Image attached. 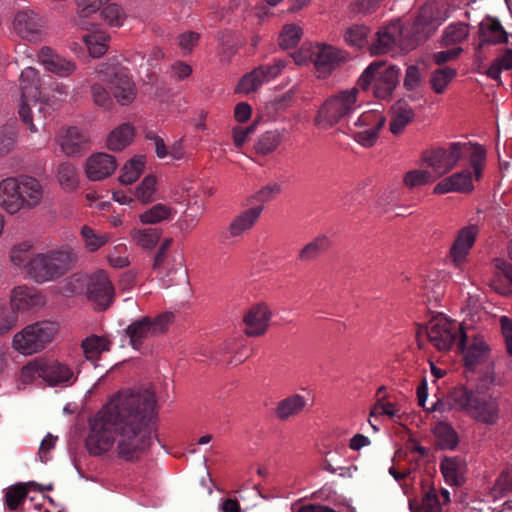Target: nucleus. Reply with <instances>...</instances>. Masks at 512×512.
I'll list each match as a JSON object with an SVG mask.
<instances>
[{"label":"nucleus","instance_id":"nucleus-4","mask_svg":"<svg viewBox=\"0 0 512 512\" xmlns=\"http://www.w3.org/2000/svg\"><path fill=\"white\" fill-rule=\"evenodd\" d=\"M21 90V103L19 116L31 132H37V125L45 126L46 114L49 106L41 100V79L39 72L33 67L22 70L19 78Z\"/></svg>","mask_w":512,"mask_h":512},{"label":"nucleus","instance_id":"nucleus-18","mask_svg":"<svg viewBox=\"0 0 512 512\" xmlns=\"http://www.w3.org/2000/svg\"><path fill=\"white\" fill-rule=\"evenodd\" d=\"M42 26V19L34 10L28 7L19 9L14 16V31L23 39H36Z\"/></svg>","mask_w":512,"mask_h":512},{"label":"nucleus","instance_id":"nucleus-24","mask_svg":"<svg viewBox=\"0 0 512 512\" xmlns=\"http://www.w3.org/2000/svg\"><path fill=\"white\" fill-rule=\"evenodd\" d=\"M494 274L490 287L503 296L512 295V264L502 258L493 260Z\"/></svg>","mask_w":512,"mask_h":512},{"label":"nucleus","instance_id":"nucleus-55","mask_svg":"<svg viewBox=\"0 0 512 512\" xmlns=\"http://www.w3.org/2000/svg\"><path fill=\"white\" fill-rule=\"evenodd\" d=\"M101 15L109 26L116 28L122 26L125 19V13L122 8L115 3L107 5L102 10Z\"/></svg>","mask_w":512,"mask_h":512},{"label":"nucleus","instance_id":"nucleus-58","mask_svg":"<svg viewBox=\"0 0 512 512\" xmlns=\"http://www.w3.org/2000/svg\"><path fill=\"white\" fill-rule=\"evenodd\" d=\"M432 181V174L427 170H411L404 176V184L409 188L420 187Z\"/></svg>","mask_w":512,"mask_h":512},{"label":"nucleus","instance_id":"nucleus-25","mask_svg":"<svg viewBox=\"0 0 512 512\" xmlns=\"http://www.w3.org/2000/svg\"><path fill=\"white\" fill-rule=\"evenodd\" d=\"M44 378L43 380L51 386L55 385H72L76 376L72 369L59 361H44Z\"/></svg>","mask_w":512,"mask_h":512},{"label":"nucleus","instance_id":"nucleus-53","mask_svg":"<svg viewBox=\"0 0 512 512\" xmlns=\"http://www.w3.org/2000/svg\"><path fill=\"white\" fill-rule=\"evenodd\" d=\"M18 315L9 305L0 301V335L8 333L17 323Z\"/></svg>","mask_w":512,"mask_h":512},{"label":"nucleus","instance_id":"nucleus-2","mask_svg":"<svg viewBox=\"0 0 512 512\" xmlns=\"http://www.w3.org/2000/svg\"><path fill=\"white\" fill-rule=\"evenodd\" d=\"M467 157L476 179H480L486 152L481 145L472 142H451L448 148H432L423 152L422 160L438 178L449 173L460 160Z\"/></svg>","mask_w":512,"mask_h":512},{"label":"nucleus","instance_id":"nucleus-61","mask_svg":"<svg viewBox=\"0 0 512 512\" xmlns=\"http://www.w3.org/2000/svg\"><path fill=\"white\" fill-rule=\"evenodd\" d=\"M281 193V186L276 182H270L258 190L254 195L253 199L260 203H266L273 200L277 195Z\"/></svg>","mask_w":512,"mask_h":512},{"label":"nucleus","instance_id":"nucleus-35","mask_svg":"<svg viewBox=\"0 0 512 512\" xmlns=\"http://www.w3.org/2000/svg\"><path fill=\"white\" fill-rule=\"evenodd\" d=\"M464 352L466 366L474 370L478 365L484 363L488 359L489 348L481 339H475Z\"/></svg>","mask_w":512,"mask_h":512},{"label":"nucleus","instance_id":"nucleus-17","mask_svg":"<svg viewBox=\"0 0 512 512\" xmlns=\"http://www.w3.org/2000/svg\"><path fill=\"white\" fill-rule=\"evenodd\" d=\"M384 122L385 118L378 111H368L361 114L355 124L366 128L354 135V140L364 147L374 145Z\"/></svg>","mask_w":512,"mask_h":512},{"label":"nucleus","instance_id":"nucleus-21","mask_svg":"<svg viewBox=\"0 0 512 512\" xmlns=\"http://www.w3.org/2000/svg\"><path fill=\"white\" fill-rule=\"evenodd\" d=\"M389 116L390 131L398 135L413 121L415 111L407 98H400L391 106Z\"/></svg>","mask_w":512,"mask_h":512},{"label":"nucleus","instance_id":"nucleus-23","mask_svg":"<svg viewBox=\"0 0 512 512\" xmlns=\"http://www.w3.org/2000/svg\"><path fill=\"white\" fill-rule=\"evenodd\" d=\"M116 159L106 153H97L86 161V174L92 181H99L110 176L116 169Z\"/></svg>","mask_w":512,"mask_h":512},{"label":"nucleus","instance_id":"nucleus-14","mask_svg":"<svg viewBox=\"0 0 512 512\" xmlns=\"http://www.w3.org/2000/svg\"><path fill=\"white\" fill-rule=\"evenodd\" d=\"M173 319L174 315L172 312H164L153 320L149 317H144L141 320L132 322L126 328L130 345L134 349L139 350L148 337L163 333Z\"/></svg>","mask_w":512,"mask_h":512},{"label":"nucleus","instance_id":"nucleus-9","mask_svg":"<svg viewBox=\"0 0 512 512\" xmlns=\"http://www.w3.org/2000/svg\"><path fill=\"white\" fill-rule=\"evenodd\" d=\"M57 331L58 325L55 322H36L14 335L13 347L22 354L36 353L53 340Z\"/></svg>","mask_w":512,"mask_h":512},{"label":"nucleus","instance_id":"nucleus-13","mask_svg":"<svg viewBox=\"0 0 512 512\" xmlns=\"http://www.w3.org/2000/svg\"><path fill=\"white\" fill-rule=\"evenodd\" d=\"M352 109V91H342L327 99L319 108L314 124L327 130L349 116Z\"/></svg>","mask_w":512,"mask_h":512},{"label":"nucleus","instance_id":"nucleus-11","mask_svg":"<svg viewBox=\"0 0 512 512\" xmlns=\"http://www.w3.org/2000/svg\"><path fill=\"white\" fill-rule=\"evenodd\" d=\"M448 0H427L420 8L414 22V32L418 39L432 35L454 12Z\"/></svg>","mask_w":512,"mask_h":512},{"label":"nucleus","instance_id":"nucleus-5","mask_svg":"<svg viewBox=\"0 0 512 512\" xmlns=\"http://www.w3.org/2000/svg\"><path fill=\"white\" fill-rule=\"evenodd\" d=\"M42 196V187L33 177H9L0 182V205L10 214L18 212L24 206L35 207Z\"/></svg>","mask_w":512,"mask_h":512},{"label":"nucleus","instance_id":"nucleus-10","mask_svg":"<svg viewBox=\"0 0 512 512\" xmlns=\"http://www.w3.org/2000/svg\"><path fill=\"white\" fill-rule=\"evenodd\" d=\"M98 73L109 87L113 97L122 106L131 104L137 94L135 83L128 75V70L118 63H105Z\"/></svg>","mask_w":512,"mask_h":512},{"label":"nucleus","instance_id":"nucleus-29","mask_svg":"<svg viewBox=\"0 0 512 512\" xmlns=\"http://www.w3.org/2000/svg\"><path fill=\"white\" fill-rule=\"evenodd\" d=\"M262 211V206H255L243 211L231 222L229 226L230 235L237 237L250 230L259 219Z\"/></svg>","mask_w":512,"mask_h":512},{"label":"nucleus","instance_id":"nucleus-7","mask_svg":"<svg viewBox=\"0 0 512 512\" xmlns=\"http://www.w3.org/2000/svg\"><path fill=\"white\" fill-rule=\"evenodd\" d=\"M75 261L70 249H61L33 256L26 264V273L38 283L63 276Z\"/></svg>","mask_w":512,"mask_h":512},{"label":"nucleus","instance_id":"nucleus-32","mask_svg":"<svg viewBox=\"0 0 512 512\" xmlns=\"http://www.w3.org/2000/svg\"><path fill=\"white\" fill-rule=\"evenodd\" d=\"M330 247V240L326 235H319L299 251L297 259L301 262H311L318 259Z\"/></svg>","mask_w":512,"mask_h":512},{"label":"nucleus","instance_id":"nucleus-33","mask_svg":"<svg viewBox=\"0 0 512 512\" xmlns=\"http://www.w3.org/2000/svg\"><path fill=\"white\" fill-rule=\"evenodd\" d=\"M111 344L106 337L91 335L82 341L81 347L87 360L97 361L103 352L110 350Z\"/></svg>","mask_w":512,"mask_h":512},{"label":"nucleus","instance_id":"nucleus-52","mask_svg":"<svg viewBox=\"0 0 512 512\" xmlns=\"http://www.w3.org/2000/svg\"><path fill=\"white\" fill-rule=\"evenodd\" d=\"M80 233L84 241L85 247L91 252L98 250L108 241V235L97 234L89 226H83L81 228Z\"/></svg>","mask_w":512,"mask_h":512},{"label":"nucleus","instance_id":"nucleus-50","mask_svg":"<svg viewBox=\"0 0 512 512\" xmlns=\"http://www.w3.org/2000/svg\"><path fill=\"white\" fill-rule=\"evenodd\" d=\"M302 36V30L295 24H287L282 28L278 42L281 48L290 49L295 47Z\"/></svg>","mask_w":512,"mask_h":512},{"label":"nucleus","instance_id":"nucleus-6","mask_svg":"<svg viewBox=\"0 0 512 512\" xmlns=\"http://www.w3.org/2000/svg\"><path fill=\"white\" fill-rule=\"evenodd\" d=\"M401 69L383 60H374L361 73L358 85L364 91L372 90L380 100H390L399 84Z\"/></svg>","mask_w":512,"mask_h":512},{"label":"nucleus","instance_id":"nucleus-30","mask_svg":"<svg viewBox=\"0 0 512 512\" xmlns=\"http://www.w3.org/2000/svg\"><path fill=\"white\" fill-rule=\"evenodd\" d=\"M40 303L41 297L33 289L27 286H18L12 291L9 306L17 312L35 307Z\"/></svg>","mask_w":512,"mask_h":512},{"label":"nucleus","instance_id":"nucleus-45","mask_svg":"<svg viewBox=\"0 0 512 512\" xmlns=\"http://www.w3.org/2000/svg\"><path fill=\"white\" fill-rule=\"evenodd\" d=\"M494 500L512 496V469L504 471L496 480L491 489Z\"/></svg>","mask_w":512,"mask_h":512},{"label":"nucleus","instance_id":"nucleus-57","mask_svg":"<svg viewBox=\"0 0 512 512\" xmlns=\"http://www.w3.org/2000/svg\"><path fill=\"white\" fill-rule=\"evenodd\" d=\"M31 245L28 242L20 243L12 248L10 258L14 265L26 271L27 262L32 259L30 255Z\"/></svg>","mask_w":512,"mask_h":512},{"label":"nucleus","instance_id":"nucleus-43","mask_svg":"<svg viewBox=\"0 0 512 512\" xmlns=\"http://www.w3.org/2000/svg\"><path fill=\"white\" fill-rule=\"evenodd\" d=\"M456 75V70L451 67H444L435 70L432 72L430 78L432 89L437 94H442Z\"/></svg>","mask_w":512,"mask_h":512},{"label":"nucleus","instance_id":"nucleus-8","mask_svg":"<svg viewBox=\"0 0 512 512\" xmlns=\"http://www.w3.org/2000/svg\"><path fill=\"white\" fill-rule=\"evenodd\" d=\"M426 333L429 342L439 351H449L457 342L463 350L467 340L466 333L456 321L450 320L444 315L433 317L427 327Z\"/></svg>","mask_w":512,"mask_h":512},{"label":"nucleus","instance_id":"nucleus-3","mask_svg":"<svg viewBox=\"0 0 512 512\" xmlns=\"http://www.w3.org/2000/svg\"><path fill=\"white\" fill-rule=\"evenodd\" d=\"M448 403L451 408L464 412L476 423L485 426H495L501 419V399L496 395L461 388L449 394Z\"/></svg>","mask_w":512,"mask_h":512},{"label":"nucleus","instance_id":"nucleus-60","mask_svg":"<svg viewBox=\"0 0 512 512\" xmlns=\"http://www.w3.org/2000/svg\"><path fill=\"white\" fill-rule=\"evenodd\" d=\"M78 8V15L80 19L89 17L91 14L97 12L102 5L108 3L110 0H75Z\"/></svg>","mask_w":512,"mask_h":512},{"label":"nucleus","instance_id":"nucleus-54","mask_svg":"<svg viewBox=\"0 0 512 512\" xmlns=\"http://www.w3.org/2000/svg\"><path fill=\"white\" fill-rule=\"evenodd\" d=\"M156 178L153 175L146 176L136 188L135 197L142 203L153 201L155 193Z\"/></svg>","mask_w":512,"mask_h":512},{"label":"nucleus","instance_id":"nucleus-16","mask_svg":"<svg viewBox=\"0 0 512 512\" xmlns=\"http://www.w3.org/2000/svg\"><path fill=\"white\" fill-rule=\"evenodd\" d=\"M479 233L476 224H470L461 228L455 237L450 249V258L455 267H461L473 247Z\"/></svg>","mask_w":512,"mask_h":512},{"label":"nucleus","instance_id":"nucleus-51","mask_svg":"<svg viewBox=\"0 0 512 512\" xmlns=\"http://www.w3.org/2000/svg\"><path fill=\"white\" fill-rule=\"evenodd\" d=\"M27 486L28 483H19L9 488L5 495V503L10 510H17L25 501L28 494Z\"/></svg>","mask_w":512,"mask_h":512},{"label":"nucleus","instance_id":"nucleus-40","mask_svg":"<svg viewBox=\"0 0 512 512\" xmlns=\"http://www.w3.org/2000/svg\"><path fill=\"white\" fill-rule=\"evenodd\" d=\"M174 210L172 207L158 203L139 215V219L143 224H158L163 221L172 219Z\"/></svg>","mask_w":512,"mask_h":512},{"label":"nucleus","instance_id":"nucleus-42","mask_svg":"<svg viewBox=\"0 0 512 512\" xmlns=\"http://www.w3.org/2000/svg\"><path fill=\"white\" fill-rule=\"evenodd\" d=\"M145 161L144 158L134 157L130 161H128L119 176V181L121 184L130 185L134 183L142 174L144 169Z\"/></svg>","mask_w":512,"mask_h":512},{"label":"nucleus","instance_id":"nucleus-56","mask_svg":"<svg viewBox=\"0 0 512 512\" xmlns=\"http://www.w3.org/2000/svg\"><path fill=\"white\" fill-rule=\"evenodd\" d=\"M44 361L37 360L25 365L20 374L21 381L25 384L32 382L36 378H44Z\"/></svg>","mask_w":512,"mask_h":512},{"label":"nucleus","instance_id":"nucleus-34","mask_svg":"<svg viewBox=\"0 0 512 512\" xmlns=\"http://www.w3.org/2000/svg\"><path fill=\"white\" fill-rule=\"evenodd\" d=\"M306 405V399L302 395L293 394L281 400L276 408V416L285 421L300 413Z\"/></svg>","mask_w":512,"mask_h":512},{"label":"nucleus","instance_id":"nucleus-44","mask_svg":"<svg viewBox=\"0 0 512 512\" xmlns=\"http://www.w3.org/2000/svg\"><path fill=\"white\" fill-rule=\"evenodd\" d=\"M281 141L282 133L277 130L267 131L258 139L255 150L258 154L268 155L278 147Z\"/></svg>","mask_w":512,"mask_h":512},{"label":"nucleus","instance_id":"nucleus-26","mask_svg":"<svg viewBox=\"0 0 512 512\" xmlns=\"http://www.w3.org/2000/svg\"><path fill=\"white\" fill-rule=\"evenodd\" d=\"M473 190L471 173L468 170L457 172L449 177L442 179L433 189L435 194H445L449 192H470Z\"/></svg>","mask_w":512,"mask_h":512},{"label":"nucleus","instance_id":"nucleus-20","mask_svg":"<svg viewBox=\"0 0 512 512\" xmlns=\"http://www.w3.org/2000/svg\"><path fill=\"white\" fill-rule=\"evenodd\" d=\"M270 318L271 312L265 304L259 303L252 306L244 316L246 334L252 337L263 335L267 330Z\"/></svg>","mask_w":512,"mask_h":512},{"label":"nucleus","instance_id":"nucleus-31","mask_svg":"<svg viewBox=\"0 0 512 512\" xmlns=\"http://www.w3.org/2000/svg\"><path fill=\"white\" fill-rule=\"evenodd\" d=\"M134 136L133 125L123 123L110 132L107 138V147L113 151H121L133 141Z\"/></svg>","mask_w":512,"mask_h":512},{"label":"nucleus","instance_id":"nucleus-27","mask_svg":"<svg viewBox=\"0 0 512 512\" xmlns=\"http://www.w3.org/2000/svg\"><path fill=\"white\" fill-rule=\"evenodd\" d=\"M87 141V136L77 127L63 130L58 137L61 150L68 156L80 155L86 149Z\"/></svg>","mask_w":512,"mask_h":512},{"label":"nucleus","instance_id":"nucleus-22","mask_svg":"<svg viewBox=\"0 0 512 512\" xmlns=\"http://www.w3.org/2000/svg\"><path fill=\"white\" fill-rule=\"evenodd\" d=\"M38 59L47 71L60 77H67L76 69L74 62L54 53L50 47H42L38 53Z\"/></svg>","mask_w":512,"mask_h":512},{"label":"nucleus","instance_id":"nucleus-62","mask_svg":"<svg viewBox=\"0 0 512 512\" xmlns=\"http://www.w3.org/2000/svg\"><path fill=\"white\" fill-rule=\"evenodd\" d=\"M16 133L13 127L0 129V155L9 153L15 145Z\"/></svg>","mask_w":512,"mask_h":512},{"label":"nucleus","instance_id":"nucleus-47","mask_svg":"<svg viewBox=\"0 0 512 512\" xmlns=\"http://www.w3.org/2000/svg\"><path fill=\"white\" fill-rule=\"evenodd\" d=\"M512 69V49L508 48L497 57L491 66L487 69L486 74L494 80H499L502 70Z\"/></svg>","mask_w":512,"mask_h":512},{"label":"nucleus","instance_id":"nucleus-49","mask_svg":"<svg viewBox=\"0 0 512 512\" xmlns=\"http://www.w3.org/2000/svg\"><path fill=\"white\" fill-rule=\"evenodd\" d=\"M172 242V238L164 239L154 257L153 269L159 273L166 272L171 268L169 250Z\"/></svg>","mask_w":512,"mask_h":512},{"label":"nucleus","instance_id":"nucleus-48","mask_svg":"<svg viewBox=\"0 0 512 512\" xmlns=\"http://www.w3.org/2000/svg\"><path fill=\"white\" fill-rule=\"evenodd\" d=\"M58 181L65 189L72 190L78 185L77 172L70 162H63L58 166Z\"/></svg>","mask_w":512,"mask_h":512},{"label":"nucleus","instance_id":"nucleus-41","mask_svg":"<svg viewBox=\"0 0 512 512\" xmlns=\"http://www.w3.org/2000/svg\"><path fill=\"white\" fill-rule=\"evenodd\" d=\"M481 29L487 36V39L493 44L508 42V33L504 30L498 19H486V21L481 23Z\"/></svg>","mask_w":512,"mask_h":512},{"label":"nucleus","instance_id":"nucleus-12","mask_svg":"<svg viewBox=\"0 0 512 512\" xmlns=\"http://www.w3.org/2000/svg\"><path fill=\"white\" fill-rule=\"evenodd\" d=\"M308 57L314 65L317 77L325 79L347 60L348 53L326 43H310Z\"/></svg>","mask_w":512,"mask_h":512},{"label":"nucleus","instance_id":"nucleus-38","mask_svg":"<svg viewBox=\"0 0 512 512\" xmlns=\"http://www.w3.org/2000/svg\"><path fill=\"white\" fill-rule=\"evenodd\" d=\"M162 230L156 227L133 229L130 232L133 242L141 248L152 249L159 242Z\"/></svg>","mask_w":512,"mask_h":512},{"label":"nucleus","instance_id":"nucleus-36","mask_svg":"<svg viewBox=\"0 0 512 512\" xmlns=\"http://www.w3.org/2000/svg\"><path fill=\"white\" fill-rule=\"evenodd\" d=\"M470 34L469 25L464 22L450 23L442 32L441 44L450 46L465 41Z\"/></svg>","mask_w":512,"mask_h":512},{"label":"nucleus","instance_id":"nucleus-59","mask_svg":"<svg viewBox=\"0 0 512 512\" xmlns=\"http://www.w3.org/2000/svg\"><path fill=\"white\" fill-rule=\"evenodd\" d=\"M90 90L93 102L97 106L104 109H110L113 106L112 93L101 84H93Z\"/></svg>","mask_w":512,"mask_h":512},{"label":"nucleus","instance_id":"nucleus-28","mask_svg":"<svg viewBox=\"0 0 512 512\" xmlns=\"http://www.w3.org/2000/svg\"><path fill=\"white\" fill-rule=\"evenodd\" d=\"M445 482L450 486H460L465 481L466 463L457 457H445L440 463Z\"/></svg>","mask_w":512,"mask_h":512},{"label":"nucleus","instance_id":"nucleus-64","mask_svg":"<svg viewBox=\"0 0 512 512\" xmlns=\"http://www.w3.org/2000/svg\"><path fill=\"white\" fill-rule=\"evenodd\" d=\"M418 512H441V504L435 491L424 495Z\"/></svg>","mask_w":512,"mask_h":512},{"label":"nucleus","instance_id":"nucleus-19","mask_svg":"<svg viewBox=\"0 0 512 512\" xmlns=\"http://www.w3.org/2000/svg\"><path fill=\"white\" fill-rule=\"evenodd\" d=\"M403 27L400 20L392 21L381 28L377 33V39L371 47L372 54H385L400 43Z\"/></svg>","mask_w":512,"mask_h":512},{"label":"nucleus","instance_id":"nucleus-15","mask_svg":"<svg viewBox=\"0 0 512 512\" xmlns=\"http://www.w3.org/2000/svg\"><path fill=\"white\" fill-rule=\"evenodd\" d=\"M87 295L99 310H106L114 301V287L106 272L100 270L89 277Z\"/></svg>","mask_w":512,"mask_h":512},{"label":"nucleus","instance_id":"nucleus-46","mask_svg":"<svg viewBox=\"0 0 512 512\" xmlns=\"http://www.w3.org/2000/svg\"><path fill=\"white\" fill-rule=\"evenodd\" d=\"M267 76L263 74L260 66L256 69H254L252 72L246 74L243 76V78L240 80L237 90L239 92L243 93H249L251 91L256 90L260 85H262L264 82H267Z\"/></svg>","mask_w":512,"mask_h":512},{"label":"nucleus","instance_id":"nucleus-63","mask_svg":"<svg viewBox=\"0 0 512 512\" xmlns=\"http://www.w3.org/2000/svg\"><path fill=\"white\" fill-rule=\"evenodd\" d=\"M421 74L419 68L415 65H410L406 69L404 77V88L408 91H413L420 86Z\"/></svg>","mask_w":512,"mask_h":512},{"label":"nucleus","instance_id":"nucleus-39","mask_svg":"<svg viewBox=\"0 0 512 512\" xmlns=\"http://www.w3.org/2000/svg\"><path fill=\"white\" fill-rule=\"evenodd\" d=\"M82 38L90 55L94 58L101 57L108 49L110 37L102 31L86 33Z\"/></svg>","mask_w":512,"mask_h":512},{"label":"nucleus","instance_id":"nucleus-1","mask_svg":"<svg viewBox=\"0 0 512 512\" xmlns=\"http://www.w3.org/2000/svg\"><path fill=\"white\" fill-rule=\"evenodd\" d=\"M156 399L149 391L119 392L90 421L86 447L99 456L118 437L119 456L134 460L151 445L149 424L155 417Z\"/></svg>","mask_w":512,"mask_h":512},{"label":"nucleus","instance_id":"nucleus-37","mask_svg":"<svg viewBox=\"0 0 512 512\" xmlns=\"http://www.w3.org/2000/svg\"><path fill=\"white\" fill-rule=\"evenodd\" d=\"M433 433L435 435L437 445L441 449L453 450L459 442L456 431L446 422L437 423L433 428Z\"/></svg>","mask_w":512,"mask_h":512}]
</instances>
